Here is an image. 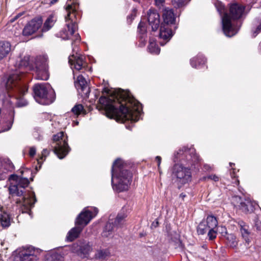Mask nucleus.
<instances>
[{
    "label": "nucleus",
    "mask_w": 261,
    "mask_h": 261,
    "mask_svg": "<svg viewBox=\"0 0 261 261\" xmlns=\"http://www.w3.org/2000/svg\"><path fill=\"white\" fill-rule=\"evenodd\" d=\"M103 92L110 95L108 97L101 96L97 108L99 110H104L107 117L122 122L126 120L135 122L139 120L142 105L128 91L118 88L111 92L105 88Z\"/></svg>",
    "instance_id": "obj_1"
},
{
    "label": "nucleus",
    "mask_w": 261,
    "mask_h": 261,
    "mask_svg": "<svg viewBox=\"0 0 261 261\" xmlns=\"http://www.w3.org/2000/svg\"><path fill=\"white\" fill-rule=\"evenodd\" d=\"M174 162H180L175 164L171 169L172 180L180 186L184 185L192 180V173L189 167L184 166V164L192 167L200 163L199 156L196 154L193 148H188L183 147L174 153Z\"/></svg>",
    "instance_id": "obj_2"
},
{
    "label": "nucleus",
    "mask_w": 261,
    "mask_h": 261,
    "mask_svg": "<svg viewBox=\"0 0 261 261\" xmlns=\"http://www.w3.org/2000/svg\"><path fill=\"white\" fill-rule=\"evenodd\" d=\"M10 180H13L9 186V193L13 198H16V203L19 206L20 211L22 213L31 215V208L36 201L35 193L33 192L27 193L25 188L29 184L27 178L20 177L16 175H11Z\"/></svg>",
    "instance_id": "obj_3"
},
{
    "label": "nucleus",
    "mask_w": 261,
    "mask_h": 261,
    "mask_svg": "<svg viewBox=\"0 0 261 261\" xmlns=\"http://www.w3.org/2000/svg\"><path fill=\"white\" fill-rule=\"evenodd\" d=\"M111 182L114 190L121 192L128 189L132 179V173L128 171L124 164L119 159L113 163L111 169Z\"/></svg>",
    "instance_id": "obj_4"
},
{
    "label": "nucleus",
    "mask_w": 261,
    "mask_h": 261,
    "mask_svg": "<svg viewBox=\"0 0 261 261\" xmlns=\"http://www.w3.org/2000/svg\"><path fill=\"white\" fill-rule=\"evenodd\" d=\"M79 5L76 0H67L65 9L67 14L65 17L66 28L60 32V37L64 40L70 39L77 29V21L80 19L81 14L78 11Z\"/></svg>",
    "instance_id": "obj_5"
},
{
    "label": "nucleus",
    "mask_w": 261,
    "mask_h": 261,
    "mask_svg": "<svg viewBox=\"0 0 261 261\" xmlns=\"http://www.w3.org/2000/svg\"><path fill=\"white\" fill-rule=\"evenodd\" d=\"M22 72V71L16 70L9 76L4 83L7 90L13 91L15 96V105L18 107H24L28 104L27 100L21 97L28 91L27 86L20 82L23 75Z\"/></svg>",
    "instance_id": "obj_6"
},
{
    "label": "nucleus",
    "mask_w": 261,
    "mask_h": 261,
    "mask_svg": "<svg viewBox=\"0 0 261 261\" xmlns=\"http://www.w3.org/2000/svg\"><path fill=\"white\" fill-rule=\"evenodd\" d=\"M244 6L234 3L230 4L229 13L221 16L222 29L226 36L232 37L236 35L238 30L232 24L231 21L241 18L245 14Z\"/></svg>",
    "instance_id": "obj_7"
},
{
    "label": "nucleus",
    "mask_w": 261,
    "mask_h": 261,
    "mask_svg": "<svg viewBox=\"0 0 261 261\" xmlns=\"http://www.w3.org/2000/svg\"><path fill=\"white\" fill-rule=\"evenodd\" d=\"M162 16L164 21L161 25L159 36L161 38L165 41L164 43L160 42L161 45H164L173 35L170 25L174 23L175 17L173 9L166 7L163 10Z\"/></svg>",
    "instance_id": "obj_8"
},
{
    "label": "nucleus",
    "mask_w": 261,
    "mask_h": 261,
    "mask_svg": "<svg viewBox=\"0 0 261 261\" xmlns=\"http://www.w3.org/2000/svg\"><path fill=\"white\" fill-rule=\"evenodd\" d=\"M34 98L42 105H48L55 100V93L54 90L47 84H38L33 88Z\"/></svg>",
    "instance_id": "obj_9"
},
{
    "label": "nucleus",
    "mask_w": 261,
    "mask_h": 261,
    "mask_svg": "<svg viewBox=\"0 0 261 261\" xmlns=\"http://www.w3.org/2000/svg\"><path fill=\"white\" fill-rule=\"evenodd\" d=\"M67 138L63 132L53 136L54 151L60 159H63L69 152L70 148L67 141Z\"/></svg>",
    "instance_id": "obj_10"
},
{
    "label": "nucleus",
    "mask_w": 261,
    "mask_h": 261,
    "mask_svg": "<svg viewBox=\"0 0 261 261\" xmlns=\"http://www.w3.org/2000/svg\"><path fill=\"white\" fill-rule=\"evenodd\" d=\"M48 58L45 55L40 56L37 58L36 63V75L37 80L46 81L49 78L48 71Z\"/></svg>",
    "instance_id": "obj_11"
},
{
    "label": "nucleus",
    "mask_w": 261,
    "mask_h": 261,
    "mask_svg": "<svg viewBox=\"0 0 261 261\" xmlns=\"http://www.w3.org/2000/svg\"><path fill=\"white\" fill-rule=\"evenodd\" d=\"M38 251L32 246L23 247L19 251L15 261H37Z\"/></svg>",
    "instance_id": "obj_12"
},
{
    "label": "nucleus",
    "mask_w": 261,
    "mask_h": 261,
    "mask_svg": "<svg viewBox=\"0 0 261 261\" xmlns=\"http://www.w3.org/2000/svg\"><path fill=\"white\" fill-rule=\"evenodd\" d=\"M126 217L125 214H118L114 221L115 224L109 221L106 225L101 233L102 237L105 238L111 237L112 235L114 227H121L124 222V219Z\"/></svg>",
    "instance_id": "obj_13"
},
{
    "label": "nucleus",
    "mask_w": 261,
    "mask_h": 261,
    "mask_svg": "<svg viewBox=\"0 0 261 261\" xmlns=\"http://www.w3.org/2000/svg\"><path fill=\"white\" fill-rule=\"evenodd\" d=\"M98 210L97 208H93V212L89 210H84L78 216L75 221V225H79L83 227V228L87 225L90 221L98 213Z\"/></svg>",
    "instance_id": "obj_14"
},
{
    "label": "nucleus",
    "mask_w": 261,
    "mask_h": 261,
    "mask_svg": "<svg viewBox=\"0 0 261 261\" xmlns=\"http://www.w3.org/2000/svg\"><path fill=\"white\" fill-rule=\"evenodd\" d=\"M43 23V20L41 17H37L32 19L24 27L22 31L23 36H30L36 33L41 29Z\"/></svg>",
    "instance_id": "obj_15"
},
{
    "label": "nucleus",
    "mask_w": 261,
    "mask_h": 261,
    "mask_svg": "<svg viewBox=\"0 0 261 261\" xmlns=\"http://www.w3.org/2000/svg\"><path fill=\"white\" fill-rule=\"evenodd\" d=\"M232 202L234 203L236 201L239 203L234 204L236 206H239L240 210H241L244 213L252 212L253 211L256 205V203L249 199H245L244 201H242L241 198L239 196H236L233 197Z\"/></svg>",
    "instance_id": "obj_16"
},
{
    "label": "nucleus",
    "mask_w": 261,
    "mask_h": 261,
    "mask_svg": "<svg viewBox=\"0 0 261 261\" xmlns=\"http://www.w3.org/2000/svg\"><path fill=\"white\" fill-rule=\"evenodd\" d=\"M148 21L151 27L152 30L155 31L158 30L160 24V16L156 10L149 9L147 12Z\"/></svg>",
    "instance_id": "obj_17"
},
{
    "label": "nucleus",
    "mask_w": 261,
    "mask_h": 261,
    "mask_svg": "<svg viewBox=\"0 0 261 261\" xmlns=\"http://www.w3.org/2000/svg\"><path fill=\"white\" fill-rule=\"evenodd\" d=\"M69 63L71 65V68H74L77 70H80L85 68L87 63L84 60V57L82 55L75 56L74 53L68 58Z\"/></svg>",
    "instance_id": "obj_18"
},
{
    "label": "nucleus",
    "mask_w": 261,
    "mask_h": 261,
    "mask_svg": "<svg viewBox=\"0 0 261 261\" xmlns=\"http://www.w3.org/2000/svg\"><path fill=\"white\" fill-rule=\"evenodd\" d=\"M75 85L78 90H81V94L83 96L87 97L90 93V88L84 77L80 75L75 82Z\"/></svg>",
    "instance_id": "obj_19"
},
{
    "label": "nucleus",
    "mask_w": 261,
    "mask_h": 261,
    "mask_svg": "<svg viewBox=\"0 0 261 261\" xmlns=\"http://www.w3.org/2000/svg\"><path fill=\"white\" fill-rule=\"evenodd\" d=\"M241 236L247 244H249L252 238L251 232L249 229V226L243 221L238 222Z\"/></svg>",
    "instance_id": "obj_20"
},
{
    "label": "nucleus",
    "mask_w": 261,
    "mask_h": 261,
    "mask_svg": "<svg viewBox=\"0 0 261 261\" xmlns=\"http://www.w3.org/2000/svg\"><path fill=\"white\" fill-rule=\"evenodd\" d=\"M14 165L11 163H5L0 165V180L6 179L9 172L14 170Z\"/></svg>",
    "instance_id": "obj_21"
},
{
    "label": "nucleus",
    "mask_w": 261,
    "mask_h": 261,
    "mask_svg": "<svg viewBox=\"0 0 261 261\" xmlns=\"http://www.w3.org/2000/svg\"><path fill=\"white\" fill-rule=\"evenodd\" d=\"M77 247L78 248L76 250L74 249V250L79 255L83 257H86L92 250V248L89 243H84L79 247L78 246Z\"/></svg>",
    "instance_id": "obj_22"
},
{
    "label": "nucleus",
    "mask_w": 261,
    "mask_h": 261,
    "mask_svg": "<svg viewBox=\"0 0 261 261\" xmlns=\"http://www.w3.org/2000/svg\"><path fill=\"white\" fill-rule=\"evenodd\" d=\"M11 50L10 42L5 41H0V61L6 57Z\"/></svg>",
    "instance_id": "obj_23"
},
{
    "label": "nucleus",
    "mask_w": 261,
    "mask_h": 261,
    "mask_svg": "<svg viewBox=\"0 0 261 261\" xmlns=\"http://www.w3.org/2000/svg\"><path fill=\"white\" fill-rule=\"evenodd\" d=\"M83 229V227L79 225H76L68 232L66 237L67 240L70 242L73 241L79 237Z\"/></svg>",
    "instance_id": "obj_24"
},
{
    "label": "nucleus",
    "mask_w": 261,
    "mask_h": 261,
    "mask_svg": "<svg viewBox=\"0 0 261 261\" xmlns=\"http://www.w3.org/2000/svg\"><path fill=\"white\" fill-rule=\"evenodd\" d=\"M138 36L140 41L144 45L147 38V29L146 23L141 21L138 27Z\"/></svg>",
    "instance_id": "obj_25"
},
{
    "label": "nucleus",
    "mask_w": 261,
    "mask_h": 261,
    "mask_svg": "<svg viewBox=\"0 0 261 261\" xmlns=\"http://www.w3.org/2000/svg\"><path fill=\"white\" fill-rule=\"evenodd\" d=\"M57 19L54 15H50L44 23L41 31L45 32L49 30L54 25Z\"/></svg>",
    "instance_id": "obj_26"
},
{
    "label": "nucleus",
    "mask_w": 261,
    "mask_h": 261,
    "mask_svg": "<svg viewBox=\"0 0 261 261\" xmlns=\"http://www.w3.org/2000/svg\"><path fill=\"white\" fill-rule=\"evenodd\" d=\"M205 61V59L202 55H198L191 60L190 63L193 67L197 68L198 66L204 64Z\"/></svg>",
    "instance_id": "obj_27"
},
{
    "label": "nucleus",
    "mask_w": 261,
    "mask_h": 261,
    "mask_svg": "<svg viewBox=\"0 0 261 261\" xmlns=\"http://www.w3.org/2000/svg\"><path fill=\"white\" fill-rule=\"evenodd\" d=\"M110 255V252L108 249H100L96 251L95 257L99 260H103Z\"/></svg>",
    "instance_id": "obj_28"
},
{
    "label": "nucleus",
    "mask_w": 261,
    "mask_h": 261,
    "mask_svg": "<svg viewBox=\"0 0 261 261\" xmlns=\"http://www.w3.org/2000/svg\"><path fill=\"white\" fill-rule=\"evenodd\" d=\"M0 223L3 227H7L10 225V218L7 213L1 212L0 214Z\"/></svg>",
    "instance_id": "obj_29"
},
{
    "label": "nucleus",
    "mask_w": 261,
    "mask_h": 261,
    "mask_svg": "<svg viewBox=\"0 0 261 261\" xmlns=\"http://www.w3.org/2000/svg\"><path fill=\"white\" fill-rule=\"evenodd\" d=\"M149 43L148 49L149 52L155 55L159 54L160 52V49L156 45L155 40L153 38H150Z\"/></svg>",
    "instance_id": "obj_30"
},
{
    "label": "nucleus",
    "mask_w": 261,
    "mask_h": 261,
    "mask_svg": "<svg viewBox=\"0 0 261 261\" xmlns=\"http://www.w3.org/2000/svg\"><path fill=\"white\" fill-rule=\"evenodd\" d=\"M204 221L210 229L215 228L218 225L217 218L213 215L208 216Z\"/></svg>",
    "instance_id": "obj_31"
},
{
    "label": "nucleus",
    "mask_w": 261,
    "mask_h": 261,
    "mask_svg": "<svg viewBox=\"0 0 261 261\" xmlns=\"http://www.w3.org/2000/svg\"><path fill=\"white\" fill-rule=\"evenodd\" d=\"M29 64V58L24 57L23 59L19 58L16 63V66L19 69L26 68Z\"/></svg>",
    "instance_id": "obj_32"
},
{
    "label": "nucleus",
    "mask_w": 261,
    "mask_h": 261,
    "mask_svg": "<svg viewBox=\"0 0 261 261\" xmlns=\"http://www.w3.org/2000/svg\"><path fill=\"white\" fill-rule=\"evenodd\" d=\"M72 112L75 115L79 116L81 114H86V111L81 104L75 105L71 110Z\"/></svg>",
    "instance_id": "obj_33"
},
{
    "label": "nucleus",
    "mask_w": 261,
    "mask_h": 261,
    "mask_svg": "<svg viewBox=\"0 0 261 261\" xmlns=\"http://www.w3.org/2000/svg\"><path fill=\"white\" fill-rule=\"evenodd\" d=\"M209 228L205 222V221L202 220L198 225L197 230L199 234H204L209 230Z\"/></svg>",
    "instance_id": "obj_34"
},
{
    "label": "nucleus",
    "mask_w": 261,
    "mask_h": 261,
    "mask_svg": "<svg viewBox=\"0 0 261 261\" xmlns=\"http://www.w3.org/2000/svg\"><path fill=\"white\" fill-rule=\"evenodd\" d=\"M228 245L232 247H236L238 245L236 237L233 234H228L226 237Z\"/></svg>",
    "instance_id": "obj_35"
},
{
    "label": "nucleus",
    "mask_w": 261,
    "mask_h": 261,
    "mask_svg": "<svg viewBox=\"0 0 261 261\" xmlns=\"http://www.w3.org/2000/svg\"><path fill=\"white\" fill-rule=\"evenodd\" d=\"M172 5L176 8L185 7L188 3L187 0H172Z\"/></svg>",
    "instance_id": "obj_36"
},
{
    "label": "nucleus",
    "mask_w": 261,
    "mask_h": 261,
    "mask_svg": "<svg viewBox=\"0 0 261 261\" xmlns=\"http://www.w3.org/2000/svg\"><path fill=\"white\" fill-rule=\"evenodd\" d=\"M215 5L216 7L217 11L219 12L220 14L221 15L222 13L224 11V7L222 3L219 1H215Z\"/></svg>",
    "instance_id": "obj_37"
},
{
    "label": "nucleus",
    "mask_w": 261,
    "mask_h": 261,
    "mask_svg": "<svg viewBox=\"0 0 261 261\" xmlns=\"http://www.w3.org/2000/svg\"><path fill=\"white\" fill-rule=\"evenodd\" d=\"M207 236L210 240H213L216 238L217 231L215 230V228L209 229L208 230Z\"/></svg>",
    "instance_id": "obj_38"
},
{
    "label": "nucleus",
    "mask_w": 261,
    "mask_h": 261,
    "mask_svg": "<svg viewBox=\"0 0 261 261\" xmlns=\"http://www.w3.org/2000/svg\"><path fill=\"white\" fill-rule=\"evenodd\" d=\"M259 24L256 27V28L252 30L253 36L255 37L259 32H261V18L258 19Z\"/></svg>",
    "instance_id": "obj_39"
},
{
    "label": "nucleus",
    "mask_w": 261,
    "mask_h": 261,
    "mask_svg": "<svg viewBox=\"0 0 261 261\" xmlns=\"http://www.w3.org/2000/svg\"><path fill=\"white\" fill-rule=\"evenodd\" d=\"M219 177L217 176L216 175H210L207 176H204L203 177V180H206V179H211L215 181H218L219 180Z\"/></svg>",
    "instance_id": "obj_40"
},
{
    "label": "nucleus",
    "mask_w": 261,
    "mask_h": 261,
    "mask_svg": "<svg viewBox=\"0 0 261 261\" xmlns=\"http://www.w3.org/2000/svg\"><path fill=\"white\" fill-rule=\"evenodd\" d=\"M13 123V118H12L11 117L10 120H9V121L7 122V128H4L3 131L9 130L11 128Z\"/></svg>",
    "instance_id": "obj_41"
},
{
    "label": "nucleus",
    "mask_w": 261,
    "mask_h": 261,
    "mask_svg": "<svg viewBox=\"0 0 261 261\" xmlns=\"http://www.w3.org/2000/svg\"><path fill=\"white\" fill-rule=\"evenodd\" d=\"M49 154V151L47 149H44L42 152V156L40 159L38 160V162L40 163V160H43V158H45Z\"/></svg>",
    "instance_id": "obj_42"
},
{
    "label": "nucleus",
    "mask_w": 261,
    "mask_h": 261,
    "mask_svg": "<svg viewBox=\"0 0 261 261\" xmlns=\"http://www.w3.org/2000/svg\"><path fill=\"white\" fill-rule=\"evenodd\" d=\"M36 148L35 147H31L29 150V155L30 156H34L36 154Z\"/></svg>",
    "instance_id": "obj_43"
},
{
    "label": "nucleus",
    "mask_w": 261,
    "mask_h": 261,
    "mask_svg": "<svg viewBox=\"0 0 261 261\" xmlns=\"http://www.w3.org/2000/svg\"><path fill=\"white\" fill-rule=\"evenodd\" d=\"M136 11L137 10L136 9H134L132 14L128 16V18H131L133 19L136 15Z\"/></svg>",
    "instance_id": "obj_44"
},
{
    "label": "nucleus",
    "mask_w": 261,
    "mask_h": 261,
    "mask_svg": "<svg viewBox=\"0 0 261 261\" xmlns=\"http://www.w3.org/2000/svg\"><path fill=\"white\" fill-rule=\"evenodd\" d=\"M78 49L77 46L75 45L73 46L72 51L73 53H75V54H74L75 56H80V55L77 54Z\"/></svg>",
    "instance_id": "obj_45"
},
{
    "label": "nucleus",
    "mask_w": 261,
    "mask_h": 261,
    "mask_svg": "<svg viewBox=\"0 0 261 261\" xmlns=\"http://www.w3.org/2000/svg\"><path fill=\"white\" fill-rule=\"evenodd\" d=\"M203 168L205 171H210L212 170V167L207 164H204L203 166Z\"/></svg>",
    "instance_id": "obj_46"
},
{
    "label": "nucleus",
    "mask_w": 261,
    "mask_h": 261,
    "mask_svg": "<svg viewBox=\"0 0 261 261\" xmlns=\"http://www.w3.org/2000/svg\"><path fill=\"white\" fill-rule=\"evenodd\" d=\"M74 42L75 43L76 41L80 42L81 40V37L79 34H77L74 36Z\"/></svg>",
    "instance_id": "obj_47"
},
{
    "label": "nucleus",
    "mask_w": 261,
    "mask_h": 261,
    "mask_svg": "<svg viewBox=\"0 0 261 261\" xmlns=\"http://www.w3.org/2000/svg\"><path fill=\"white\" fill-rule=\"evenodd\" d=\"M155 160L158 162V168H159L160 166L161 163V160H162L161 157L160 156H156L155 158Z\"/></svg>",
    "instance_id": "obj_48"
},
{
    "label": "nucleus",
    "mask_w": 261,
    "mask_h": 261,
    "mask_svg": "<svg viewBox=\"0 0 261 261\" xmlns=\"http://www.w3.org/2000/svg\"><path fill=\"white\" fill-rule=\"evenodd\" d=\"M165 0H154L155 4L158 6L162 5L164 3Z\"/></svg>",
    "instance_id": "obj_49"
},
{
    "label": "nucleus",
    "mask_w": 261,
    "mask_h": 261,
    "mask_svg": "<svg viewBox=\"0 0 261 261\" xmlns=\"http://www.w3.org/2000/svg\"><path fill=\"white\" fill-rule=\"evenodd\" d=\"M22 15V14L21 13H19L17 15H16L13 19L12 20H11V21L13 22L15 20L17 19L19 17H20V16Z\"/></svg>",
    "instance_id": "obj_50"
},
{
    "label": "nucleus",
    "mask_w": 261,
    "mask_h": 261,
    "mask_svg": "<svg viewBox=\"0 0 261 261\" xmlns=\"http://www.w3.org/2000/svg\"><path fill=\"white\" fill-rule=\"evenodd\" d=\"M159 225V222L157 220H155V221H154L152 223V226H153L154 227H156L158 226Z\"/></svg>",
    "instance_id": "obj_51"
},
{
    "label": "nucleus",
    "mask_w": 261,
    "mask_h": 261,
    "mask_svg": "<svg viewBox=\"0 0 261 261\" xmlns=\"http://www.w3.org/2000/svg\"><path fill=\"white\" fill-rule=\"evenodd\" d=\"M230 175L232 178H234L236 177L234 174V169H232V171L230 172Z\"/></svg>",
    "instance_id": "obj_52"
},
{
    "label": "nucleus",
    "mask_w": 261,
    "mask_h": 261,
    "mask_svg": "<svg viewBox=\"0 0 261 261\" xmlns=\"http://www.w3.org/2000/svg\"><path fill=\"white\" fill-rule=\"evenodd\" d=\"M185 197H186V195L185 194L181 193L180 194V197H181L182 199H184Z\"/></svg>",
    "instance_id": "obj_53"
},
{
    "label": "nucleus",
    "mask_w": 261,
    "mask_h": 261,
    "mask_svg": "<svg viewBox=\"0 0 261 261\" xmlns=\"http://www.w3.org/2000/svg\"><path fill=\"white\" fill-rule=\"evenodd\" d=\"M58 1V0H51L50 1V4H54L56 3H57Z\"/></svg>",
    "instance_id": "obj_54"
},
{
    "label": "nucleus",
    "mask_w": 261,
    "mask_h": 261,
    "mask_svg": "<svg viewBox=\"0 0 261 261\" xmlns=\"http://www.w3.org/2000/svg\"><path fill=\"white\" fill-rule=\"evenodd\" d=\"M235 184L238 185L239 184V180L237 179L236 181H235Z\"/></svg>",
    "instance_id": "obj_55"
},
{
    "label": "nucleus",
    "mask_w": 261,
    "mask_h": 261,
    "mask_svg": "<svg viewBox=\"0 0 261 261\" xmlns=\"http://www.w3.org/2000/svg\"><path fill=\"white\" fill-rule=\"evenodd\" d=\"M229 165L230 166H231L232 165H234V164L232 163H229Z\"/></svg>",
    "instance_id": "obj_56"
},
{
    "label": "nucleus",
    "mask_w": 261,
    "mask_h": 261,
    "mask_svg": "<svg viewBox=\"0 0 261 261\" xmlns=\"http://www.w3.org/2000/svg\"><path fill=\"white\" fill-rule=\"evenodd\" d=\"M135 2H140V0H133Z\"/></svg>",
    "instance_id": "obj_57"
},
{
    "label": "nucleus",
    "mask_w": 261,
    "mask_h": 261,
    "mask_svg": "<svg viewBox=\"0 0 261 261\" xmlns=\"http://www.w3.org/2000/svg\"><path fill=\"white\" fill-rule=\"evenodd\" d=\"M255 225H256V228H257V229H259V227L257 226V224H256Z\"/></svg>",
    "instance_id": "obj_58"
},
{
    "label": "nucleus",
    "mask_w": 261,
    "mask_h": 261,
    "mask_svg": "<svg viewBox=\"0 0 261 261\" xmlns=\"http://www.w3.org/2000/svg\"><path fill=\"white\" fill-rule=\"evenodd\" d=\"M126 128H127V129H130L129 126H126Z\"/></svg>",
    "instance_id": "obj_59"
},
{
    "label": "nucleus",
    "mask_w": 261,
    "mask_h": 261,
    "mask_svg": "<svg viewBox=\"0 0 261 261\" xmlns=\"http://www.w3.org/2000/svg\"><path fill=\"white\" fill-rule=\"evenodd\" d=\"M78 123H79L78 122H75V124H77V125L78 124Z\"/></svg>",
    "instance_id": "obj_60"
},
{
    "label": "nucleus",
    "mask_w": 261,
    "mask_h": 261,
    "mask_svg": "<svg viewBox=\"0 0 261 261\" xmlns=\"http://www.w3.org/2000/svg\"><path fill=\"white\" fill-rule=\"evenodd\" d=\"M0 261H3L1 257H0Z\"/></svg>",
    "instance_id": "obj_61"
}]
</instances>
